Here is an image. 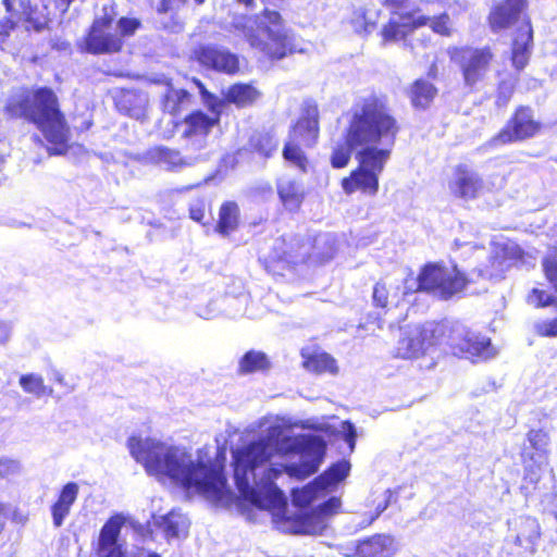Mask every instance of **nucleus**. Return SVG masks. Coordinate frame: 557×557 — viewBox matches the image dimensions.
<instances>
[{"label":"nucleus","mask_w":557,"mask_h":557,"mask_svg":"<svg viewBox=\"0 0 557 557\" xmlns=\"http://www.w3.org/2000/svg\"><path fill=\"white\" fill-rule=\"evenodd\" d=\"M112 17H103L95 21L86 39L88 51L94 53L116 52L122 47V39L111 33Z\"/></svg>","instance_id":"18"},{"label":"nucleus","mask_w":557,"mask_h":557,"mask_svg":"<svg viewBox=\"0 0 557 557\" xmlns=\"http://www.w3.org/2000/svg\"><path fill=\"white\" fill-rule=\"evenodd\" d=\"M124 523L125 517L115 515L103 524L97 542L99 557H126L124 542L120 536Z\"/></svg>","instance_id":"17"},{"label":"nucleus","mask_w":557,"mask_h":557,"mask_svg":"<svg viewBox=\"0 0 557 557\" xmlns=\"http://www.w3.org/2000/svg\"><path fill=\"white\" fill-rule=\"evenodd\" d=\"M399 287L395 280L385 277L379 281L373 287V302L376 307L387 308L398 301Z\"/></svg>","instance_id":"29"},{"label":"nucleus","mask_w":557,"mask_h":557,"mask_svg":"<svg viewBox=\"0 0 557 557\" xmlns=\"http://www.w3.org/2000/svg\"><path fill=\"white\" fill-rule=\"evenodd\" d=\"M156 524L168 539L186 536L189 528L187 517L175 510L157 517Z\"/></svg>","instance_id":"27"},{"label":"nucleus","mask_w":557,"mask_h":557,"mask_svg":"<svg viewBox=\"0 0 557 557\" xmlns=\"http://www.w3.org/2000/svg\"><path fill=\"white\" fill-rule=\"evenodd\" d=\"M277 194L283 206L289 211H296L305 199V190L301 184L292 178L282 177L278 180Z\"/></svg>","instance_id":"24"},{"label":"nucleus","mask_w":557,"mask_h":557,"mask_svg":"<svg viewBox=\"0 0 557 557\" xmlns=\"http://www.w3.org/2000/svg\"><path fill=\"white\" fill-rule=\"evenodd\" d=\"M388 506V500L385 499L382 504H379L377 507H376V512L375 515L372 517L371 519V522L376 519Z\"/></svg>","instance_id":"52"},{"label":"nucleus","mask_w":557,"mask_h":557,"mask_svg":"<svg viewBox=\"0 0 557 557\" xmlns=\"http://www.w3.org/2000/svg\"><path fill=\"white\" fill-rule=\"evenodd\" d=\"M238 220V208L233 202H227L221 207L220 221L218 224V231L221 234H228L234 231L237 226Z\"/></svg>","instance_id":"37"},{"label":"nucleus","mask_w":557,"mask_h":557,"mask_svg":"<svg viewBox=\"0 0 557 557\" xmlns=\"http://www.w3.org/2000/svg\"><path fill=\"white\" fill-rule=\"evenodd\" d=\"M181 0H161L157 11L159 14H173L180 7Z\"/></svg>","instance_id":"49"},{"label":"nucleus","mask_w":557,"mask_h":557,"mask_svg":"<svg viewBox=\"0 0 557 557\" xmlns=\"http://www.w3.org/2000/svg\"><path fill=\"white\" fill-rule=\"evenodd\" d=\"M504 90H506V92L508 94L507 96L509 97V95L511 94V88L505 87V86H500V92H504Z\"/></svg>","instance_id":"54"},{"label":"nucleus","mask_w":557,"mask_h":557,"mask_svg":"<svg viewBox=\"0 0 557 557\" xmlns=\"http://www.w3.org/2000/svg\"><path fill=\"white\" fill-rule=\"evenodd\" d=\"M304 368L313 373H330L337 374L338 367L336 360L326 352H317L312 355H306L302 352Z\"/></svg>","instance_id":"31"},{"label":"nucleus","mask_w":557,"mask_h":557,"mask_svg":"<svg viewBox=\"0 0 557 557\" xmlns=\"http://www.w3.org/2000/svg\"><path fill=\"white\" fill-rule=\"evenodd\" d=\"M270 368V361L265 354L261 351H248L239 361V371L242 373H252L263 371Z\"/></svg>","instance_id":"33"},{"label":"nucleus","mask_w":557,"mask_h":557,"mask_svg":"<svg viewBox=\"0 0 557 557\" xmlns=\"http://www.w3.org/2000/svg\"><path fill=\"white\" fill-rule=\"evenodd\" d=\"M532 40L533 30L530 21L523 18L512 44L511 61L517 70H522L527 65Z\"/></svg>","instance_id":"21"},{"label":"nucleus","mask_w":557,"mask_h":557,"mask_svg":"<svg viewBox=\"0 0 557 557\" xmlns=\"http://www.w3.org/2000/svg\"><path fill=\"white\" fill-rule=\"evenodd\" d=\"M163 27L164 28H169L171 30H176V29L181 28V26L176 22L173 25H171V26L168 25V24H163Z\"/></svg>","instance_id":"53"},{"label":"nucleus","mask_w":557,"mask_h":557,"mask_svg":"<svg viewBox=\"0 0 557 557\" xmlns=\"http://www.w3.org/2000/svg\"><path fill=\"white\" fill-rule=\"evenodd\" d=\"M277 144L271 136H265L260 140L259 144V151L264 154L265 157L271 156L273 151L276 150Z\"/></svg>","instance_id":"48"},{"label":"nucleus","mask_w":557,"mask_h":557,"mask_svg":"<svg viewBox=\"0 0 557 557\" xmlns=\"http://www.w3.org/2000/svg\"><path fill=\"white\" fill-rule=\"evenodd\" d=\"M397 550V542L386 534H377L362 541L357 548L361 557H392Z\"/></svg>","instance_id":"22"},{"label":"nucleus","mask_w":557,"mask_h":557,"mask_svg":"<svg viewBox=\"0 0 557 557\" xmlns=\"http://www.w3.org/2000/svg\"><path fill=\"white\" fill-rule=\"evenodd\" d=\"M449 54L461 67L465 83L469 86L485 77L493 59L488 49L454 48Z\"/></svg>","instance_id":"14"},{"label":"nucleus","mask_w":557,"mask_h":557,"mask_svg":"<svg viewBox=\"0 0 557 557\" xmlns=\"http://www.w3.org/2000/svg\"><path fill=\"white\" fill-rule=\"evenodd\" d=\"M397 129L395 119L376 99H368L355 110L348 123V140L356 150L358 166L342 180L345 194H377Z\"/></svg>","instance_id":"3"},{"label":"nucleus","mask_w":557,"mask_h":557,"mask_svg":"<svg viewBox=\"0 0 557 557\" xmlns=\"http://www.w3.org/2000/svg\"><path fill=\"white\" fill-rule=\"evenodd\" d=\"M540 129L541 124L534 120L532 111L529 108H521L508 125L494 138V141L507 144L523 140L533 137Z\"/></svg>","instance_id":"16"},{"label":"nucleus","mask_w":557,"mask_h":557,"mask_svg":"<svg viewBox=\"0 0 557 557\" xmlns=\"http://www.w3.org/2000/svg\"><path fill=\"white\" fill-rule=\"evenodd\" d=\"M466 286V278L455 268H446L440 264H428L420 272L417 280L406 281V290H425L440 297L448 298L461 292Z\"/></svg>","instance_id":"6"},{"label":"nucleus","mask_w":557,"mask_h":557,"mask_svg":"<svg viewBox=\"0 0 557 557\" xmlns=\"http://www.w3.org/2000/svg\"><path fill=\"white\" fill-rule=\"evenodd\" d=\"M238 2H240V3H243V4L248 7V5L252 4L253 0H238Z\"/></svg>","instance_id":"55"},{"label":"nucleus","mask_w":557,"mask_h":557,"mask_svg":"<svg viewBox=\"0 0 557 557\" xmlns=\"http://www.w3.org/2000/svg\"><path fill=\"white\" fill-rule=\"evenodd\" d=\"M528 300H529V304H531L535 307H545V306L553 304L552 295L544 290H539V289H533V292L529 296Z\"/></svg>","instance_id":"40"},{"label":"nucleus","mask_w":557,"mask_h":557,"mask_svg":"<svg viewBox=\"0 0 557 557\" xmlns=\"http://www.w3.org/2000/svg\"><path fill=\"white\" fill-rule=\"evenodd\" d=\"M4 2H8V0H4ZM8 5V3H5Z\"/></svg>","instance_id":"58"},{"label":"nucleus","mask_w":557,"mask_h":557,"mask_svg":"<svg viewBox=\"0 0 557 557\" xmlns=\"http://www.w3.org/2000/svg\"><path fill=\"white\" fill-rule=\"evenodd\" d=\"M190 101V95L184 89H175L169 86L164 95L163 107L164 110L171 114L178 113Z\"/></svg>","instance_id":"35"},{"label":"nucleus","mask_w":557,"mask_h":557,"mask_svg":"<svg viewBox=\"0 0 557 557\" xmlns=\"http://www.w3.org/2000/svg\"><path fill=\"white\" fill-rule=\"evenodd\" d=\"M504 184V175H492L487 182H484L475 171L467 165L456 166L447 181L449 193L455 198L465 201L476 199L485 191L500 189Z\"/></svg>","instance_id":"9"},{"label":"nucleus","mask_w":557,"mask_h":557,"mask_svg":"<svg viewBox=\"0 0 557 557\" xmlns=\"http://www.w3.org/2000/svg\"><path fill=\"white\" fill-rule=\"evenodd\" d=\"M515 249H516V247H507V248H506V250H512V251H513Z\"/></svg>","instance_id":"56"},{"label":"nucleus","mask_w":557,"mask_h":557,"mask_svg":"<svg viewBox=\"0 0 557 557\" xmlns=\"http://www.w3.org/2000/svg\"><path fill=\"white\" fill-rule=\"evenodd\" d=\"M409 0H383V4L391 9L393 16L382 28L384 41H397L404 39L414 29L426 25V16L419 10H408Z\"/></svg>","instance_id":"11"},{"label":"nucleus","mask_w":557,"mask_h":557,"mask_svg":"<svg viewBox=\"0 0 557 557\" xmlns=\"http://www.w3.org/2000/svg\"><path fill=\"white\" fill-rule=\"evenodd\" d=\"M127 557H160L157 553H149L145 549H138L136 553L131 554Z\"/></svg>","instance_id":"51"},{"label":"nucleus","mask_w":557,"mask_h":557,"mask_svg":"<svg viewBox=\"0 0 557 557\" xmlns=\"http://www.w3.org/2000/svg\"><path fill=\"white\" fill-rule=\"evenodd\" d=\"M10 336V326L5 323H0V342H5Z\"/></svg>","instance_id":"50"},{"label":"nucleus","mask_w":557,"mask_h":557,"mask_svg":"<svg viewBox=\"0 0 557 557\" xmlns=\"http://www.w3.org/2000/svg\"><path fill=\"white\" fill-rule=\"evenodd\" d=\"M206 213V203L203 200H196L190 205L189 214L194 221L201 222Z\"/></svg>","instance_id":"45"},{"label":"nucleus","mask_w":557,"mask_h":557,"mask_svg":"<svg viewBox=\"0 0 557 557\" xmlns=\"http://www.w3.org/2000/svg\"><path fill=\"white\" fill-rule=\"evenodd\" d=\"M437 90L429 82L417 79L410 89V99L414 107L425 108L434 99Z\"/></svg>","instance_id":"32"},{"label":"nucleus","mask_w":557,"mask_h":557,"mask_svg":"<svg viewBox=\"0 0 557 557\" xmlns=\"http://www.w3.org/2000/svg\"><path fill=\"white\" fill-rule=\"evenodd\" d=\"M258 429L261 436L257 441L233 450L234 479L246 500L280 516L286 498L273 481L283 472L298 479L317 472L325 444L318 436L293 435L289 422L280 417H263Z\"/></svg>","instance_id":"1"},{"label":"nucleus","mask_w":557,"mask_h":557,"mask_svg":"<svg viewBox=\"0 0 557 557\" xmlns=\"http://www.w3.org/2000/svg\"><path fill=\"white\" fill-rule=\"evenodd\" d=\"M528 441L534 453H529L528 449H525L523 455L524 459L534 461L539 467L545 465L547 461L550 444L548 432L542 429L531 430L528 433Z\"/></svg>","instance_id":"25"},{"label":"nucleus","mask_w":557,"mask_h":557,"mask_svg":"<svg viewBox=\"0 0 557 557\" xmlns=\"http://www.w3.org/2000/svg\"><path fill=\"white\" fill-rule=\"evenodd\" d=\"M426 24L430 23V26L434 33L440 35L449 36L451 30L450 20L447 14H442L438 17L430 18L428 17Z\"/></svg>","instance_id":"39"},{"label":"nucleus","mask_w":557,"mask_h":557,"mask_svg":"<svg viewBox=\"0 0 557 557\" xmlns=\"http://www.w3.org/2000/svg\"><path fill=\"white\" fill-rule=\"evenodd\" d=\"M341 432L344 434L345 441L348 443L350 450H352L356 442L355 426L350 422L344 421L341 425Z\"/></svg>","instance_id":"46"},{"label":"nucleus","mask_w":557,"mask_h":557,"mask_svg":"<svg viewBox=\"0 0 557 557\" xmlns=\"http://www.w3.org/2000/svg\"><path fill=\"white\" fill-rule=\"evenodd\" d=\"M318 135V109L314 106H309L305 115L299 119L289 134L283 149L284 159L300 171L306 172L309 162L299 145L312 146Z\"/></svg>","instance_id":"8"},{"label":"nucleus","mask_w":557,"mask_h":557,"mask_svg":"<svg viewBox=\"0 0 557 557\" xmlns=\"http://www.w3.org/2000/svg\"><path fill=\"white\" fill-rule=\"evenodd\" d=\"M132 457L160 482L170 481L208 498H220L225 478L202 449L193 450L157 437L132 436L127 441Z\"/></svg>","instance_id":"2"},{"label":"nucleus","mask_w":557,"mask_h":557,"mask_svg":"<svg viewBox=\"0 0 557 557\" xmlns=\"http://www.w3.org/2000/svg\"><path fill=\"white\" fill-rule=\"evenodd\" d=\"M4 112L10 117H25L33 122L52 145L48 148L50 153L62 154L66 151L69 128L52 90L14 89L4 102Z\"/></svg>","instance_id":"4"},{"label":"nucleus","mask_w":557,"mask_h":557,"mask_svg":"<svg viewBox=\"0 0 557 557\" xmlns=\"http://www.w3.org/2000/svg\"><path fill=\"white\" fill-rule=\"evenodd\" d=\"M199 62L220 72L233 74L238 71V59L235 54L214 47H202L197 52Z\"/></svg>","instance_id":"20"},{"label":"nucleus","mask_w":557,"mask_h":557,"mask_svg":"<svg viewBox=\"0 0 557 557\" xmlns=\"http://www.w3.org/2000/svg\"><path fill=\"white\" fill-rule=\"evenodd\" d=\"M140 26V22L136 18L123 17L119 21V28L123 36L133 35Z\"/></svg>","instance_id":"41"},{"label":"nucleus","mask_w":557,"mask_h":557,"mask_svg":"<svg viewBox=\"0 0 557 557\" xmlns=\"http://www.w3.org/2000/svg\"><path fill=\"white\" fill-rule=\"evenodd\" d=\"M355 153L356 150L352 148L348 140V126L345 131V145H336L333 148L332 154H331V164L335 169H342L345 168L350 160V154Z\"/></svg>","instance_id":"38"},{"label":"nucleus","mask_w":557,"mask_h":557,"mask_svg":"<svg viewBox=\"0 0 557 557\" xmlns=\"http://www.w3.org/2000/svg\"><path fill=\"white\" fill-rule=\"evenodd\" d=\"M446 332L447 325L444 323L426 322L422 325H407L400 330L395 354L404 359L419 358L430 347L441 343Z\"/></svg>","instance_id":"7"},{"label":"nucleus","mask_w":557,"mask_h":557,"mask_svg":"<svg viewBox=\"0 0 557 557\" xmlns=\"http://www.w3.org/2000/svg\"><path fill=\"white\" fill-rule=\"evenodd\" d=\"M528 7V0H505L495 5L490 13L491 28L498 32L517 23Z\"/></svg>","instance_id":"19"},{"label":"nucleus","mask_w":557,"mask_h":557,"mask_svg":"<svg viewBox=\"0 0 557 557\" xmlns=\"http://www.w3.org/2000/svg\"><path fill=\"white\" fill-rule=\"evenodd\" d=\"M149 156L151 160L160 165H163L168 170H172L185 164L177 151L163 147H158L150 150Z\"/></svg>","instance_id":"36"},{"label":"nucleus","mask_w":557,"mask_h":557,"mask_svg":"<svg viewBox=\"0 0 557 557\" xmlns=\"http://www.w3.org/2000/svg\"><path fill=\"white\" fill-rule=\"evenodd\" d=\"M349 471L350 463L346 460L333 465L311 484L301 490L293 491L294 505L302 509L306 507H317L318 505L315 504L333 492L336 485L346 479Z\"/></svg>","instance_id":"10"},{"label":"nucleus","mask_w":557,"mask_h":557,"mask_svg":"<svg viewBox=\"0 0 557 557\" xmlns=\"http://www.w3.org/2000/svg\"><path fill=\"white\" fill-rule=\"evenodd\" d=\"M516 540L515 543L527 550H533L535 542L540 537V525L530 517H520L515 520Z\"/></svg>","instance_id":"28"},{"label":"nucleus","mask_w":557,"mask_h":557,"mask_svg":"<svg viewBox=\"0 0 557 557\" xmlns=\"http://www.w3.org/2000/svg\"><path fill=\"white\" fill-rule=\"evenodd\" d=\"M18 384L25 393L30 394L36 398H41L51 393V389L45 385L44 377L37 373L21 375Z\"/></svg>","instance_id":"34"},{"label":"nucleus","mask_w":557,"mask_h":557,"mask_svg":"<svg viewBox=\"0 0 557 557\" xmlns=\"http://www.w3.org/2000/svg\"><path fill=\"white\" fill-rule=\"evenodd\" d=\"M197 3L201 4L205 0H195Z\"/></svg>","instance_id":"57"},{"label":"nucleus","mask_w":557,"mask_h":557,"mask_svg":"<svg viewBox=\"0 0 557 557\" xmlns=\"http://www.w3.org/2000/svg\"><path fill=\"white\" fill-rule=\"evenodd\" d=\"M194 82L199 88L203 103L209 108V110L211 111V113L214 114V116L209 117L200 111L194 112L190 115H188L183 123L184 137H190L194 135H207L208 132L212 128V126H214L218 123L222 108L225 106V101L210 94L205 88L201 82L197 79H195Z\"/></svg>","instance_id":"15"},{"label":"nucleus","mask_w":557,"mask_h":557,"mask_svg":"<svg viewBox=\"0 0 557 557\" xmlns=\"http://www.w3.org/2000/svg\"><path fill=\"white\" fill-rule=\"evenodd\" d=\"M339 508L341 499L331 497L310 511L304 509L295 517H288L285 521L286 529L295 534H322L329 525L330 518L337 513Z\"/></svg>","instance_id":"12"},{"label":"nucleus","mask_w":557,"mask_h":557,"mask_svg":"<svg viewBox=\"0 0 557 557\" xmlns=\"http://www.w3.org/2000/svg\"><path fill=\"white\" fill-rule=\"evenodd\" d=\"M448 344L456 356L472 361L487 360L497 352L492 346L490 338L468 332L463 327L450 331Z\"/></svg>","instance_id":"13"},{"label":"nucleus","mask_w":557,"mask_h":557,"mask_svg":"<svg viewBox=\"0 0 557 557\" xmlns=\"http://www.w3.org/2000/svg\"><path fill=\"white\" fill-rule=\"evenodd\" d=\"M20 471V465L12 459H0V476L4 478Z\"/></svg>","instance_id":"44"},{"label":"nucleus","mask_w":557,"mask_h":557,"mask_svg":"<svg viewBox=\"0 0 557 557\" xmlns=\"http://www.w3.org/2000/svg\"><path fill=\"white\" fill-rule=\"evenodd\" d=\"M543 268L547 280L557 290V261L546 259L543 263Z\"/></svg>","instance_id":"43"},{"label":"nucleus","mask_w":557,"mask_h":557,"mask_svg":"<svg viewBox=\"0 0 557 557\" xmlns=\"http://www.w3.org/2000/svg\"><path fill=\"white\" fill-rule=\"evenodd\" d=\"M509 264L506 263V260L500 257H495L493 260V269L485 270L483 275L488 276L490 278L498 277L506 270Z\"/></svg>","instance_id":"42"},{"label":"nucleus","mask_w":557,"mask_h":557,"mask_svg":"<svg viewBox=\"0 0 557 557\" xmlns=\"http://www.w3.org/2000/svg\"><path fill=\"white\" fill-rule=\"evenodd\" d=\"M253 24L250 18H243L235 24L252 48L272 59H282L294 51L293 35L284 27L280 13L265 11L257 34Z\"/></svg>","instance_id":"5"},{"label":"nucleus","mask_w":557,"mask_h":557,"mask_svg":"<svg viewBox=\"0 0 557 557\" xmlns=\"http://www.w3.org/2000/svg\"><path fill=\"white\" fill-rule=\"evenodd\" d=\"M225 100L237 107L253 104L261 96V92L250 84H235L224 94Z\"/></svg>","instance_id":"30"},{"label":"nucleus","mask_w":557,"mask_h":557,"mask_svg":"<svg viewBox=\"0 0 557 557\" xmlns=\"http://www.w3.org/2000/svg\"><path fill=\"white\" fill-rule=\"evenodd\" d=\"M273 251L268 257V262L297 263L305 260L306 252H301L302 246L299 242L293 240L287 243L285 239L278 238L273 244Z\"/></svg>","instance_id":"26"},{"label":"nucleus","mask_w":557,"mask_h":557,"mask_svg":"<svg viewBox=\"0 0 557 557\" xmlns=\"http://www.w3.org/2000/svg\"><path fill=\"white\" fill-rule=\"evenodd\" d=\"M536 329L543 336H557V318L537 324Z\"/></svg>","instance_id":"47"},{"label":"nucleus","mask_w":557,"mask_h":557,"mask_svg":"<svg viewBox=\"0 0 557 557\" xmlns=\"http://www.w3.org/2000/svg\"><path fill=\"white\" fill-rule=\"evenodd\" d=\"M79 487L77 483L70 482L63 486L58 500L51 508L52 520L54 527L59 528L63 524L64 519L69 516L72 505L75 503Z\"/></svg>","instance_id":"23"}]
</instances>
